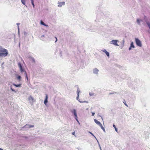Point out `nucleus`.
Instances as JSON below:
<instances>
[{
    "instance_id": "nucleus-1",
    "label": "nucleus",
    "mask_w": 150,
    "mask_h": 150,
    "mask_svg": "<svg viewBox=\"0 0 150 150\" xmlns=\"http://www.w3.org/2000/svg\"><path fill=\"white\" fill-rule=\"evenodd\" d=\"M8 54L7 50L3 48H0V57H5Z\"/></svg>"
},
{
    "instance_id": "nucleus-2",
    "label": "nucleus",
    "mask_w": 150,
    "mask_h": 150,
    "mask_svg": "<svg viewBox=\"0 0 150 150\" xmlns=\"http://www.w3.org/2000/svg\"><path fill=\"white\" fill-rule=\"evenodd\" d=\"M18 67H19L21 72H24L25 77L27 78V80H28V77L27 75V74L26 71H24V69L22 68L21 65L20 63H18Z\"/></svg>"
},
{
    "instance_id": "nucleus-3",
    "label": "nucleus",
    "mask_w": 150,
    "mask_h": 150,
    "mask_svg": "<svg viewBox=\"0 0 150 150\" xmlns=\"http://www.w3.org/2000/svg\"><path fill=\"white\" fill-rule=\"evenodd\" d=\"M94 121L95 122L97 125H99L101 128L105 132V129L104 127H103L101 123L98 121L96 119H94Z\"/></svg>"
},
{
    "instance_id": "nucleus-4",
    "label": "nucleus",
    "mask_w": 150,
    "mask_h": 150,
    "mask_svg": "<svg viewBox=\"0 0 150 150\" xmlns=\"http://www.w3.org/2000/svg\"><path fill=\"white\" fill-rule=\"evenodd\" d=\"M135 42L137 45L140 47L142 46V44L140 40L138 38H135Z\"/></svg>"
},
{
    "instance_id": "nucleus-5",
    "label": "nucleus",
    "mask_w": 150,
    "mask_h": 150,
    "mask_svg": "<svg viewBox=\"0 0 150 150\" xmlns=\"http://www.w3.org/2000/svg\"><path fill=\"white\" fill-rule=\"evenodd\" d=\"M71 112H72L73 113V114H74L75 117V119L78 122H79L78 120V117L76 110L75 109H74Z\"/></svg>"
},
{
    "instance_id": "nucleus-6",
    "label": "nucleus",
    "mask_w": 150,
    "mask_h": 150,
    "mask_svg": "<svg viewBox=\"0 0 150 150\" xmlns=\"http://www.w3.org/2000/svg\"><path fill=\"white\" fill-rule=\"evenodd\" d=\"M48 98V96L47 94L46 95L44 101V103L45 105H46L47 103L48 102L47 99Z\"/></svg>"
},
{
    "instance_id": "nucleus-7",
    "label": "nucleus",
    "mask_w": 150,
    "mask_h": 150,
    "mask_svg": "<svg viewBox=\"0 0 150 150\" xmlns=\"http://www.w3.org/2000/svg\"><path fill=\"white\" fill-rule=\"evenodd\" d=\"M58 4H59L58 5V6L59 7H61L62 5H64L65 4V2H60Z\"/></svg>"
},
{
    "instance_id": "nucleus-8",
    "label": "nucleus",
    "mask_w": 150,
    "mask_h": 150,
    "mask_svg": "<svg viewBox=\"0 0 150 150\" xmlns=\"http://www.w3.org/2000/svg\"><path fill=\"white\" fill-rule=\"evenodd\" d=\"M117 40H112V43L115 45H116L117 46H118V45L117 43Z\"/></svg>"
},
{
    "instance_id": "nucleus-9",
    "label": "nucleus",
    "mask_w": 150,
    "mask_h": 150,
    "mask_svg": "<svg viewBox=\"0 0 150 150\" xmlns=\"http://www.w3.org/2000/svg\"><path fill=\"white\" fill-rule=\"evenodd\" d=\"M16 78L19 81H21V76L19 75L18 74L16 75Z\"/></svg>"
},
{
    "instance_id": "nucleus-10",
    "label": "nucleus",
    "mask_w": 150,
    "mask_h": 150,
    "mask_svg": "<svg viewBox=\"0 0 150 150\" xmlns=\"http://www.w3.org/2000/svg\"><path fill=\"white\" fill-rule=\"evenodd\" d=\"M99 70L96 68H95L93 70V72L95 74H97Z\"/></svg>"
},
{
    "instance_id": "nucleus-11",
    "label": "nucleus",
    "mask_w": 150,
    "mask_h": 150,
    "mask_svg": "<svg viewBox=\"0 0 150 150\" xmlns=\"http://www.w3.org/2000/svg\"><path fill=\"white\" fill-rule=\"evenodd\" d=\"M134 48V46L133 45V42H132L130 44V47L129 48V50H130L131 49V48Z\"/></svg>"
},
{
    "instance_id": "nucleus-12",
    "label": "nucleus",
    "mask_w": 150,
    "mask_h": 150,
    "mask_svg": "<svg viewBox=\"0 0 150 150\" xmlns=\"http://www.w3.org/2000/svg\"><path fill=\"white\" fill-rule=\"evenodd\" d=\"M40 23L42 25H44L45 26L47 27L48 25H47L45 24L42 21H40Z\"/></svg>"
},
{
    "instance_id": "nucleus-13",
    "label": "nucleus",
    "mask_w": 150,
    "mask_h": 150,
    "mask_svg": "<svg viewBox=\"0 0 150 150\" xmlns=\"http://www.w3.org/2000/svg\"><path fill=\"white\" fill-rule=\"evenodd\" d=\"M13 85L16 87H21V84H13Z\"/></svg>"
},
{
    "instance_id": "nucleus-14",
    "label": "nucleus",
    "mask_w": 150,
    "mask_h": 150,
    "mask_svg": "<svg viewBox=\"0 0 150 150\" xmlns=\"http://www.w3.org/2000/svg\"><path fill=\"white\" fill-rule=\"evenodd\" d=\"M29 100H30L33 101L34 99H33V97L32 96H30L29 97Z\"/></svg>"
},
{
    "instance_id": "nucleus-15",
    "label": "nucleus",
    "mask_w": 150,
    "mask_h": 150,
    "mask_svg": "<svg viewBox=\"0 0 150 150\" xmlns=\"http://www.w3.org/2000/svg\"><path fill=\"white\" fill-rule=\"evenodd\" d=\"M21 1L22 3L23 4L25 5L26 0H21Z\"/></svg>"
},
{
    "instance_id": "nucleus-16",
    "label": "nucleus",
    "mask_w": 150,
    "mask_h": 150,
    "mask_svg": "<svg viewBox=\"0 0 150 150\" xmlns=\"http://www.w3.org/2000/svg\"><path fill=\"white\" fill-rule=\"evenodd\" d=\"M80 92V90H79V88H78L77 89V95H79V93Z\"/></svg>"
},
{
    "instance_id": "nucleus-17",
    "label": "nucleus",
    "mask_w": 150,
    "mask_h": 150,
    "mask_svg": "<svg viewBox=\"0 0 150 150\" xmlns=\"http://www.w3.org/2000/svg\"><path fill=\"white\" fill-rule=\"evenodd\" d=\"M142 21V20H140L138 19H137V22L139 24H140V21Z\"/></svg>"
},
{
    "instance_id": "nucleus-18",
    "label": "nucleus",
    "mask_w": 150,
    "mask_h": 150,
    "mask_svg": "<svg viewBox=\"0 0 150 150\" xmlns=\"http://www.w3.org/2000/svg\"><path fill=\"white\" fill-rule=\"evenodd\" d=\"M105 53L109 57V53L107 51H106Z\"/></svg>"
},
{
    "instance_id": "nucleus-19",
    "label": "nucleus",
    "mask_w": 150,
    "mask_h": 150,
    "mask_svg": "<svg viewBox=\"0 0 150 150\" xmlns=\"http://www.w3.org/2000/svg\"><path fill=\"white\" fill-rule=\"evenodd\" d=\"M146 23L148 25L149 28L150 27V23L149 22H146Z\"/></svg>"
},
{
    "instance_id": "nucleus-20",
    "label": "nucleus",
    "mask_w": 150,
    "mask_h": 150,
    "mask_svg": "<svg viewBox=\"0 0 150 150\" xmlns=\"http://www.w3.org/2000/svg\"><path fill=\"white\" fill-rule=\"evenodd\" d=\"M94 95V94L92 93H89V95L90 96H92Z\"/></svg>"
},
{
    "instance_id": "nucleus-21",
    "label": "nucleus",
    "mask_w": 150,
    "mask_h": 150,
    "mask_svg": "<svg viewBox=\"0 0 150 150\" xmlns=\"http://www.w3.org/2000/svg\"><path fill=\"white\" fill-rule=\"evenodd\" d=\"M79 102H80V103H85L86 102V101H80V100H79Z\"/></svg>"
},
{
    "instance_id": "nucleus-22",
    "label": "nucleus",
    "mask_w": 150,
    "mask_h": 150,
    "mask_svg": "<svg viewBox=\"0 0 150 150\" xmlns=\"http://www.w3.org/2000/svg\"><path fill=\"white\" fill-rule=\"evenodd\" d=\"M33 6V7L34 8L35 6L34 4V2H31Z\"/></svg>"
},
{
    "instance_id": "nucleus-23",
    "label": "nucleus",
    "mask_w": 150,
    "mask_h": 150,
    "mask_svg": "<svg viewBox=\"0 0 150 150\" xmlns=\"http://www.w3.org/2000/svg\"><path fill=\"white\" fill-rule=\"evenodd\" d=\"M89 133H90V134H91L92 135H93V136L95 137V136H94V135L91 132H89Z\"/></svg>"
},
{
    "instance_id": "nucleus-24",
    "label": "nucleus",
    "mask_w": 150,
    "mask_h": 150,
    "mask_svg": "<svg viewBox=\"0 0 150 150\" xmlns=\"http://www.w3.org/2000/svg\"><path fill=\"white\" fill-rule=\"evenodd\" d=\"M79 95H77V96L76 97V99L77 100H78L79 98Z\"/></svg>"
},
{
    "instance_id": "nucleus-25",
    "label": "nucleus",
    "mask_w": 150,
    "mask_h": 150,
    "mask_svg": "<svg viewBox=\"0 0 150 150\" xmlns=\"http://www.w3.org/2000/svg\"><path fill=\"white\" fill-rule=\"evenodd\" d=\"M102 51L105 53L107 51L105 49L104 50H102Z\"/></svg>"
},
{
    "instance_id": "nucleus-26",
    "label": "nucleus",
    "mask_w": 150,
    "mask_h": 150,
    "mask_svg": "<svg viewBox=\"0 0 150 150\" xmlns=\"http://www.w3.org/2000/svg\"><path fill=\"white\" fill-rule=\"evenodd\" d=\"M11 89L13 91H14L15 92H16V91H14V89H12V88H11Z\"/></svg>"
},
{
    "instance_id": "nucleus-27",
    "label": "nucleus",
    "mask_w": 150,
    "mask_h": 150,
    "mask_svg": "<svg viewBox=\"0 0 150 150\" xmlns=\"http://www.w3.org/2000/svg\"><path fill=\"white\" fill-rule=\"evenodd\" d=\"M92 115L94 116L95 115V113L94 112H92Z\"/></svg>"
},
{
    "instance_id": "nucleus-28",
    "label": "nucleus",
    "mask_w": 150,
    "mask_h": 150,
    "mask_svg": "<svg viewBox=\"0 0 150 150\" xmlns=\"http://www.w3.org/2000/svg\"><path fill=\"white\" fill-rule=\"evenodd\" d=\"M55 38L56 39V41H55V42H56L57 41V37H55Z\"/></svg>"
},
{
    "instance_id": "nucleus-29",
    "label": "nucleus",
    "mask_w": 150,
    "mask_h": 150,
    "mask_svg": "<svg viewBox=\"0 0 150 150\" xmlns=\"http://www.w3.org/2000/svg\"><path fill=\"white\" fill-rule=\"evenodd\" d=\"M115 131H116V132H117V128H116V127H115Z\"/></svg>"
},
{
    "instance_id": "nucleus-30",
    "label": "nucleus",
    "mask_w": 150,
    "mask_h": 150,
    "mask_svg": "<svg viewBox=\"0 0 150 150\" xmlns=\"http://www.w3.org/2000/svg\"><path fill=\"white\" fill-rule=\"evenodd\" d=\"M125 104V105L127 107H128L127 105L126 104V103H124Z\"/></svg>"
},
{
    "instance_id": "nucleus-31",
    "label": "nucleus",
    "mask_w": 150,
    "mask_h": 150,
    "mask_svg": "<svg viewBox=\"0 0 150 150\" xmlns=\"http://www.w3.org/2000/svg\"><path fill=\"white\" fill-rule=\"evenodd\" d=\"M72 134H73V135H74V134H75V132H72Z\"/></svg>"
},
{
    "instance_id": "nucleus-32",
    "label": "nucleus",
    "mask_w": 150,
    "mask_h": 150,
    "mask_svg": "<svg viewBox=\"0 0 150 150\" xmlns=\"http://www.w3.org/2000/svg\"><path fill=\"white\" fill-rule=\"evenodd\" d=\"M113 127H114L115 128V127H116L115 125H113Z\"/></svg>"
},
{
    "instance_id": "nucleus-33",
    "label": "nucleus",
    "mask_w": 150,
    "mask_h": 150,
    "mask_svg": "<svg viewBox=\"0 0 150 150\" xmlns=\"http://www.w3.org/2000/svg\"><path fill=\"white\" fill-rule=\"evenodd\" d=\"M31 2H34L33 0H31Z\"/></svg>"
},
{
    "instance_id": "nucleus-34",
    "label": "nucleus",
    "mask_w": 150,
    "mask_h": 150,
    "mask_svg": "<svg viewBox=\"0 0 150 150\" xmlns=\"http://www.w3.org/2000/svg\"><path fill=\"white\" fill-rule=\"evenodd\" d=\"M33 60L34 62H35V60L34 59H33Z\"/></svg>"
},
{
    "instance_id": "nucleus-35",
    "label": "nucleus",
    "mask_w": 150,
    "mask_h": 150,
    "mask_svg": "<svg viewBox=\"0 0 150 150\" xmlns=\"http://www.w3.org/2000/svg\"><path fill=\"white\" fill-rule=\"evenodd\" d=\"M0 150H3L2 149L0 148Z\"/></svg>"
},
{
    "instance_id": "nucleus-36",
    "label": "nucleus",
    "mask_w": 150,
    "mask_h": 150,
    "mask_svg": "<svg viewBox=\"0 0 150 150\" xmlns=\"http://www.w3.org/2000/svg\"><path fill=\"white\" fill-rule=\"evenodd\" d=\"M19 24H19V23H17V25H19Z\"/></svg>"
}]
</instances>
